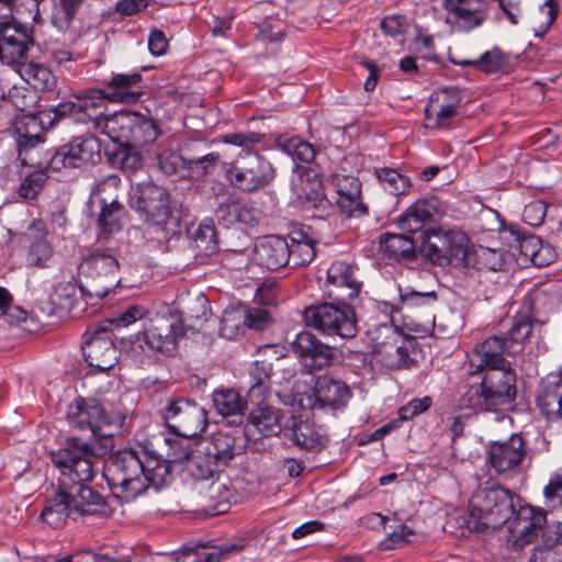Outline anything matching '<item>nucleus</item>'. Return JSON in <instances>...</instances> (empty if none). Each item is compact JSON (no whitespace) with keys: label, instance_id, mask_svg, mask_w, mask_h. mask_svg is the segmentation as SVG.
Returning a JSON list of instances; mask_svg holds the SVG:
<instances>
[{"label":"nucleus","instance_id":"obj_56","mask_svg":"<svg viewBox=\"0 0 562 562\" xmlns=\"http://www.w3.org/2000/svg\"><path fill=\"white\" fill-rule=\"evenodd\" d=\"M43 114L47 120L48 127H53L56 122L65 117H70L75 122L80 123L76 98L61 102L49 112H43Z\"/></svg>","mask_w":562,"mask_h":562},{"label":"nucleus","instance_id":"obj_15","mask_svg":"<svg viewBox=\"0 0 562 562\" xmlns=\"http://www.w3.org/2000/svg\"><path fill=\"white\" fill-rule=\"evenodd\" d=\"M46 169L60 171L63 169L80 168L94 164L101 158V143L93 135L74 137L67 144L48 153Z\"/></svg>","mask_w":562,"mask_h":562},{"label":"nucleus","instance_id":"obj_61","mask_svg":"<svg viewBox=\"0 0 562 562\" xmlns=\"http://www.w3.org/2000/svg\"><path fill=\"white\" fill-rule=\"evenodd\" d=\"M548 204L542 200L532 201L527 204L522 212V220L530 226H540L546 217Z\"/></svg>","mask_w":562,"mask_h":562},{"label":"nucleus","instance_id":"obj_13","mask_svg":"<svg viewBox=\"0 0 562 562\" xmlns=\"http://www.w3.org/2000/svg\"><path fill=\"white\" fill-rule=\"evenodd\" d=\"M373 359L390 370L408 368L413 360L406 341L392 325H380L368 331Z\"/></svg>","mask_w":562,"mask_h":562},{"label":"nucleus","instance_id":"obj_34","mask_svg":"<svg viewBox=\"0 0 562 562\" xmlns=\"http://www.w3.org/2000/svg\"><path fill=\"white\" fill-rule=\"evenodd\" d=\"M33 44L31 36L18 30L12 34L5 33L0 37V60L18 71L21 65L27 63L29 48Z\"/></svg>","mask_w":562,"mask_h":562},{"label":"nucleus","instance_id":"obj_7","mask_svg":"<svg viewBox=\"0 0 562 562\" xmlns=\"http://www.w3.org/2000/svg\"><path fill=\"white\" fill-rule=\"evenodd\" d=\"M128 205L146 223L155 225L166 233L176 235L180 227V216L175 210L168 190L151 181L133 186L128 193Z\"/></svg>","mask_w":562,"mask_h":562},{"label":"nucleus","instance_id":"obj_27","mask_svg":"<svg viewBox=\"0 0 562 562\" xmlns=\"http://www.w3.org/2000/svg\"><path fill=\"white\" fill-rule=\"evenodd\" d=\"M257 263L268 270H278L290 262L288 238L268 235L259 238L255 245Z\"/></svg>","mask_w":562,"mask_h":562},{"label":"nucleus","instance_id":"obj_1","mask_svg":"<svg viewBox=\"0 0 562 562\" xmlns=\"http://www.w3.org/2000/svg\"><path fill=\"white\" fill-rule=\"evenodd\" d=\"M471 507L470 528L482 532L508 522V541L515 550L531 543L547 522L543 509L521 506L516 512L514 495L501 486L477 491L471 499Z\"/></svg>","mask_w":562,"mask_h":562},{"label":"nucleus","instance_id":"obj_12","mask_svg":"<svg viewBox=\"0 0 562 562\" xmlns=\"http://www.w3.org/2000/svg\"><path fill=\"white\" fill-rule=\"evenodd\" d=\"M422 255L438 266H447L453 260L464 261L469 252V237L457 229H428L422 236Z\"/></svg>","mask_w":562,"mask_h":562},{"label":"nucleus","instance_id":"obj_53","mask_svg":"<svg viewBox=\"0 0 562 562\" xmlns=\"http://www.w3.org/2000/svg\"><path fill=\"white\" fill-rule=\"evenodd\" d=\"M137 147L131 145H120L113 154L114 164L123 171H135L142 167L143 159L136 149Z\"/></svg>","mask_w":562,"mask_h":562},{"label":"nucleus","instance_id":"obj_52","mask_svg":"<svg viewBox=\"0 0 562 562\" xmlns=\"http://www.w3.org/2000/svg\"><path fill=\"white\" fill-rule=\"evenodd\" d=\"M159 169L166 176L179 175L183 177L188 168V159L173 150H164L157 156Z\"/></svg>","mask_w":562,"mask_h":562},{"label":"nucleus","instance_id":"obj_20","mask_svg":"<svg viewBox=\"0 0 562 562\" xmlns=\"http://www.w3.org/2000/svg\"><path fill=\"white\" fill-rule=\"evenodd\" d=\"M350 397L351 392L345 382L322 375L315 381L312 394H297L295 401L302 408L337 409L344 407Z\"/></svg>","mask_w":562,"mask_h":562},{"label":"nucleus","instance_id":"obj_45","mask_svg":"<svg viewBox=\"0 0 562 562\" xmlns=\"http://www.w3.org/2000/svg\"><path fill=\"white\" fill-rule=\"evenodd\" d=\"M235 438L223 431L212 435L211 439L205 442L203 450L207 452L210 458L220 461V464L227 465L236 454Z\"/></svg>","mask_w":562,"mask_h":562},{"label":"nucleus","instance_id":"obj_2","mask_svg":"<svg viewBox=\"0 0 562 562\" xmlns=\"http://www.w3.org/2000/svg\"><path fill=\"white\" fill-rule=\"evenodd\" d=\"M49 458L59 476L58 492L47 501L41 514L46 524L60 528L68 518L75 520L86 515L109 513L104 497L88 484L94 477L92 461L58 462L54 453H49Z\"/></svg>","mask_w":562,"mask_h":562},{"label":"nucleus","instance_id":"obj_43","mask_svg":"<svg viewBox=\"0 0 562 562\" xmlns=\"http://www.w3.org/2000/svg\"><path fill=\"white\" fill-rule=\"evenodd\" d=\"M450 61L458 66H470L483 71L485 74H495L504 70L508 66V57L498 48L483 53L477 59H457L452 56L449 57Z\"/></svg>","mask_w":562,"mask_h":562},{"label":"nucleus","instance_id":"obj_10","mask_svg":"<svg viewBox=\"0 0 562 562\" xmlns=\"http://www.w3.org/2000/svg\"><path fill=\"white\" fill-rule=\"evenodd\" d=\"M79 272L85 279L79 291L86 300L105 297L121 281L116 258L101 250L85 258L79 265Z\"/></svg>","mask_w":562,"mask_h":562},{"label":"nucleus","instance_id":"obj_16","mask_svg":"<svg viewBox=\"0 0 562 562\" xmlns=\"http://www.w3.org/2000/svg\"><path fill=\"white\" fill-rule=\"evenodd\" d=\"M156 445L162 443L158 449L148 448V465L154 488L158 491L172 479V464L190 459L192 451L183 446L179 439L169 437L155 438Z\"/></svg>","mask_w":562,"mask_h":562},{"label":"nucleus","instance_id":"obj_21","mask_svg":"<svg viewBox=\"0 0 562 562\" xmlns=\"http://www.w3.org/2000/svg\"><path fill=\"white\" fill-rule=\"evenodd\" d=\"M516 355V350L508 345L504 336H491L476 345L470 358V374H479L487 368L510 366L505 356Z\"/></svg>","mask_w":562,"mask_h":562},{"label":"nucleus","instance_id":"obj_55","mask_svg":"<svg viewBox=\"0 0 562 562\" xmlns=\"http://www.w3.org/2000/svg\"><path fill=\"white\" fill-rule=\"evenodd\" d=\"M8 101L19 111L29 112L35 108L38 97L35 91L25 87H12L7 94Z\"/></svg>","mask_w":562,"mask_h":562},{"label":"nucleus","instance_id":"obj_25","mask_svg":"<svg viewBox=\"0 0 562 562\" xmlns=\"http://www.w3.org/2000/svg\"><path fill=\"white\" fill-rule=\"evenodd\" d=\"M445 213L442 202L436 196L417 200L398 218V226L407 233H416L429 223L436 222Z\"/></svg>","mask_w":562,"mask_h":562},{"label":"nucleus","instance_id":"obj_26","mask_svg":"<svg viewBox=\"0 0 562 562\" xmlns=\"http://www.w3.org/2000/svg\"><path fill=\"white\" fill-rule=\"evenodd\" d=\"M47 120L43 112L16 115L10 127V133L16 140L19 149L33 148L44 142Z\"/></svg>","mask_w":562,"mask_h":562},{"label":"nucleus","instance_id":"obj_23","mask_svg":"<svg viewBox=\"0 0 562 562\" xmlns=\"http://www.w3.org/2000/svg\"><path fill=\"white\" fill-rule=\"evenodd\" d=\"M291 350L310 371L322 370L334 359V349L307 330H302L295 336L291 341Z\"/></svg>","mask_w":562,"mask_h":562},{"label":"nucleus","instance_id":"obj_9","mask_svg":"<svg viewBox=\"0 0 562 562\" xmlns=\"http://www.w3.org/2000/svg\"><path fill=\"white\" fill-rule=\"evenodd\" d=\"M303 316L308 327L328 337L351 339L358 333L356 312L346 301L311 305L304 310Z\"/></svg>","mask_w":562,"mask_h":562},{"label":"nucleus","instance_id":"obj_57","mask_svg":"<svg viewBox=\"0 0 562 562\" xmlns=\"http://www.w3.org/2000/svg\"><path fill=\"white\" fill-rule=\"evenodd\" d=\"M229 491L226 485L220 482H212L206 490V497L214 502L213 510L217 514L225 513L229 507Z\"/></svg>","mask_w":562,"mask_h":562},{"label":"nucleus","instance_id":"obj_51","mask_svg":"<svg viewBox=\"0 0 562 562\" xmlns=\"http://www.w3.org/2000/svg\"><path fill=\"white\" fill-rule=\"evenodd\" d=\"M532 330V319L528 315H519L515 317L514 323L508 331V345L516 350H520V345L530 336Z\"/></svg>","mask_w":562,"mask_h":562},{"label":"nucleus","instance_id":"obj_40","mask_svg":"<svg viewBox=\"0 0 562 562\" xmlns=\"http://www.w3.org/2000/svg\"><path fill=\"white\" fill-rule=\"evenodd\" d=\"M77 294L78 288L75 282H59L54 286L53 292L49 295L50 306L48 308L41 307V310L48 316L55 314L57 311L71 313L78 305Z\"/></svg>","mask_w":562,"mask_h":562},{"label":"nucleus","instance_id":"obj_60","mask_svg":"<svg viewBox=\"0 0 562 562\" xmlns=\"http://www.w3.org/2000/svg\"><path fill=\"white\" fill-rule=\"evenodd\" d=\"M46 178L43 171L30 173L20 184L19 194L24 199H34L42 190Z\"/></svg>","mask_w":562,"mask_h":562},{"label":"nucleus","instance_id":"obj_29","mask_svg":"<svg viewBox=\"0 0 562 562\" xmlns=\"http://www.w3.org/2000/svg\"><path fill=\"white\" fill-rule=\"evenodd\" d=\"M338 194L337 205L348 216H362L367 214V205L361 201V183L352 176H338L335 180Z\"/></svg>","mask_w":562,"mask_h":562},{"label":"nucleus","instance_id":"obj_62","mask_svg":"<svg viewBox=\"0 0 562 562\" xmlns=\"http://www.w3.org/2000/svg\"><path fill=\"white\" fill-rule=\"evenodd\" d=\"M544 504L555 508L562 505V475L554 474L543 488Z\"/></svg>","mask_w":562,"mask_h":562},{"label":"nucleus","instance_id":"obj_42","mask_svg":"<svg viewBox=\"0 0 562 562\" xmlns=\"http://www.w3.org/2000/svg\"><path fill=\"white\" fill-rule=\"evenodd\" d=\"M18 72L25 82L37 91H52L57 83V79L52 70L43 64L34 61L24 63Z\"/></svg>","mask_w":562,"mask_h":562},{"label":"nucleus","instance_id":"obj_22","mask_svg":"<svg viewBox=\"0 0 562 562\" xmlns=\"http://www.w3.org/2000/svg\"><path fill=\"white\" fill-rule=\"evenodd\" d=\"M284 436L301 450L318 452L327 445V436L313 419L291 416L283 426Z\"/></svg>","mask_w":562,"mask_h":562},{"label":"nucleus","instance_id":"obj_18","mask_svg":"<svg viewBox=\"0 0 562 562\" xmlns=\"http://www.w3.org/2000/svg\"><path fill=\"white\" fill-rule=\"evenodd\" d=\"M491 0H442L446 24L453 33H469L487 19Z\"/></svg>","mask_w":562,"mask_h":562},{"label":"nucleus","instance_id":"obj_28","mask_svg":"<svg viewBox=\"0 0 562 562\" xmlns=\"http://www.w3.org/2000/svg\"><path fill=\"white\" fill-rule=\"evenodd\" d=\"M142 81L143 76L138 71L113 74L104 88L109 102H137L144 94Z\"/></svg>","mask_w":562,"mask_h":562},{"label":"nucleus","instance_id":"obj_44","mask_svg":"<svg viewBox=\"0 0 562 562\" xmlns=\"http://www.w3.org/2000/svg\"><path fill=\"white\" fill-rule=\"evenodd\" d=\"M191 247L198 256H211L218 250L215 225L212 220L203 221L192 233Z\"/></svg>","mask_w":562,"mask_h":562},{"label":"nucleus","instance_id":"obj_11","mask_svg":"<svg viewBox=\"0 0 562 562\" xmlns=\"http://www.w3.org/2000/svg\"><path fill=\"white\" fill-rule=\"evenodd\" d=\"M158 125L146 115L132 111H119L105 123V135L119 145L142 147L159 135Z\"/></svg>","mask_w":562,"mask_h":562},{"label":"nucleus","instance_id":"obj_30","mask_svg":"<svg viewBox=\"0 0 562 562\" xmlns=\"http://www.w3.org/2000/svg\"><path fill=\"white\" fill-rule=\"evenodd\" d=\"M537 405L548 418H562V367L541 381Z\"/></svg>","mask_w":562,"mask_h":562},{"label":"nucleus","instance_id":"obj_14","mask_svg":"<svg viewBox=\"0 0 562 562\" xmlns=\"http://www.w3.org/2000/svg\"><path fill=\"white\" fill-rule=\"evenodd\" d=\"M162 418L173 434L183 438H194L207 426L205 408L183 397L171 398L164 409Z\"/></svg>","mask_w":562,"mask_h":562},{"label":"nucleus","instance_id":"obj_37","mask_svg":"<svg viewBox=\"0 0 562 562\" xmlns=\"http://www.w3.org/2000/svg\"><path fill=\"white\" fill-rule=\"evenodd\" d=\"M213 404L217 413L227 418L229 425H240L247 408L246 401L232 389L217 390L213 393Z\"/></svg>","mask_w":562,"mask_h":562},{"label":"nucleus","instance_id":"obj_63","mask_svg":"<svg viewBox=\"0 0 562 562\" xmlns=\"http://www.w3.org/2000/svg\"><path fill=\"white\" fill-rule=\"evenodd\" d=\"M243 324L256 330L263 329L270 322V315L262 308H244L241 307Z\"/></svg>","mask_w":562,"mask_h":562},{"label":"nucleus","instance_id":"obj_35","mask_svg":"<svg viewBox=\"0 0 562 562\" xmlns=\"http://www.w3.org/2000/svg\"><path fill=\"white\" fill-rule=\"evenodd\" d=\"M401 306L400 311L406 316H417L425 319L426 323H434L435 316L432 314L434 307L438 301V295L435 291L428 292H401L400 293Z\"/></svg>","mask_w":562,"mask_h":562},{"label":"nucleus","instance_id":"obj_59","mask_svg":"<svg viewBox=\"0 0 562 562\" xmlns=\"http://www.w3.org/2000/svg\"><path fill=\"white\" fill-rule=\"evenodd\" d=\"M220 162V155L216 153H210L203 157L196 159H188L187 171H190L196 177H204L212 172L217 164Z\"/></svg>","mask_w":562,"mask_h":562},{"label":"nucleus","instance_id":"obj_3","mask_svg":"<svg viewBox=\"0 0 562 562\" xmlns=\"http://www.w3.org/2000/svg\"><path fill=\"white\" fill-rule=\"evenodd\" d=\"M144 321L143 330L122 338L121 350L137 366H151L159 359L171 357L178 350V341L186 334L179 314L166 308L155 313L143 305L128 306L117 318L119 325Z\"/></svg>","mask_w":562,"mask_h":562},{"label":"nucleus","instance_id":"obj_31","mask_svg":"<svg viewBox=\"0 0 562 562\" xmlns=\"http://www.w3.org/2000/svg\"><path fill=\"white\" fill-rule=\"evenodd\" d=\"M290 262L292 267L311 263L316 255V240L311 236V227L302 224L294 225L286 236Z\"/></svg>","mask_w":562,"mask_h":562},{"label":"nucleus","instance_id":"obj_47","mask_svg":"<svg viewBox=\"0 0 562 562\" xmlns=\"http://www.w3.org/2000/svg\"><path fill=\"white\" fill-rule=\"evenodd\" d=\"M278 146L294 160L310 164L315 159L316 150L312 144L300 137L279 136L277 138Z\"/></svg>","mask_w":562,"mask_h":562},{"label":"nucleus","instance_id":"obj_49","mask_svg":"<svg viewBox=\"0 0 562 562\" xmlns=\"http://www.w3.org/2000/svg\"><path fill=\"white\" fill-rule=\"evenodd\" d=\"M452 93L451 104L441 103L439 110L434 113V126L442 127L448 124V121L457 115V109L461 103L460 90H450ZM426 120H432V104L427 105L425 109Z\"/></svg>","mask_w":562,"mask_h":562},{"label":"nucleus","instance_id":"obj_46","mask_svg":"<svg viewBox=\"0 0 562 562\" xmlns=\"http://www.w3.org/2000/svg\"><path fill=\"white\" fill-rule=\"evenodd\" d=\"M102 209L98 217V224L104 235L119 232L122 227V220L126 214L124 205L116 199L110 203L101 198Z\"/></svg>","mask_w":562,"mask_h":562},{"label":"nucleus","instance_id":"obj_64","mask_svg":"<svg viewBox=\"0 0 562 562\" xmlns=\"http://www.w3.org/2000/svg\"><path fill=\"white\" fill-rule=\"evenodd\" d=\"M431 404L432 400L430 396L414 398L398 409V416L402 420L413 419L414 417L429 409Z\"/></svg>","mask_w":562,"mask_h":562},{"label":"nucleus","instance_id":"obj_48","mask_svg":"<svg viewBox=\"0 0 562 562\" xmlns=\"http://www.w3.org/2000/svg\"><path fill=\"white\" fill-rule=\"evenodd\" d=\"M374 175L381 182L383 189L394 195L407 193L412 186L408 177L393 168H375Z\"/></svg>","mask_w":562,"mask_h":562},{"label":"nucleus","instance_id":"obj_54","mask_svg":"<svg viewBox=\"0 0 562 562\" xmlns=\"http://www.w3.org/2000/svg\"><path fill=\"white\" fill-rule=\"evenodd\" d=\"M559 13V3L555 0H546L533 16V23H538L535 29L536 36H542L551 27Z\"/></svg>","mask_w":562,"mask_h":562},{"label":"nucleus","instance_id":"obj_39","mask_svg":"<svg viewBox=\"0 0 562 562\" xmlns=\"http://www.w3.org/2000/svg\"><path fill=\"white\" fill-rule=\"evenodd\" d=\"M380 252L391 260H412L416 257L415 241L405 235L385 234L380 240Z\"/></svg>","mask_w":562,"mask_h":562},{"label":"nucleus","instance_id":"obj_6","mask_svg":"<svg viewBox=\"0 0 562 562\" xmlns=\"http://www.w3.org/2000/svg\"><path fill=\"white\" fill-rule=\"evenodd\" d=\"M147 465L148 446L143 449V458L134 449H125L106 460L103 476L116 497L131 502L149 486L154 487Z\"/></svg>","mask_w":562,"mask_h":562},{"label":"nucleus","instance_id":"obj_58","mask_svg":"<svg viewBox=\"0 0 562 562\" xmlns=\"http://www.w3.org/2000/svg\"><path fill=\"white\" fill-rule=\"evenodd\" d=\"M78 10L68 8L66 4L56 2L54 4L50 21L52 24L60 32L69 30Z\"/></svg>","mask_w":562,"mask_h":562},{"label":"nucleus","instance_id":"obj_24","mask_svg":"<svg viewBox=\"0 0 562 562\" xmlns=\"http://www.w3.org/2000/svg\"><path fill=\"white\" fill-rule=\"evenodd\" d=\"M76 98L80 123H92L94 128L105 134V123L112 114H105L109 102L104 89L89 88L72 95Z\"/></svg>","mask_w":562,"mask_h":562},{"label":"nucleus","instance_id":"obj_8","mask_svg":"<svg viewBox=\"0 0 562 562\" xmlns=\"http://www.w3.org/2000/svg\"><path fill=\"white\" fill-rule=\"evenodd\" d=\"M482 374L480 387L474 390L469 406L474 411L497 412L510 405L517 395V376L512 366L487 368Z\"/></svg>","mask_w":562,"mask_h":562},{"label":"nucleus","instance_id":"obj_4","mask_svg":"<svg viewBox=\"0 0 562 562\" xmlns=\"http://www.w3.org/2000/svg\"><path fill=\"white\" fill-rule=\"evenodd\" d=\"M66 417L71 427L91 431L92 438L86 441L78 437L67 438L64 447L50 451L58 462L103 458L113 449V437L124 420L122 415L92 397H77L68 405Z\"/></svg>","mask_w":562,"mask_h":562},{"label":"nucleus","instance_id":"obj_33","mask_svg":"<svg viewBox=\"0 0 562 562\" xmlns=\"http://www.w3.org/2000/svg\"><path fill=\"white\" fill-rule=\"evenodd\" d=\"M215 216L225 227L235 224L252 226L258 223L259 211L248 202L229 198L220 203Z\"/></svg>","mask_w":562,"mask_h":562},{"label":"nucleus","instance_id":"obj_36","mask_svg":"<svg viewBox=\"0 0 562 562\" xmlns=\"http://www.w3.org/2000/svg\"><path fill=\"white\" fill-rule=\"evenodd\" d=\"M282 415L279 409L270 406H259L250 413L246 431L249 436L271 437L279 435Z\"/></svg>","mask_w":562,"mask_h":562},{"label":"nucleus","instance_id":"obj_50","mask_svg":"<svg viewBox=\"0 0 562 562\" xmlns=\"http://www.w3.org/2000/svg\"><path fill=\"white\" fill-rule=\"evenodd\" d=\"M193 475L198 480H209L215 474H218L225 465L220 464V461L210 458L205 450L200 451L198 456H193Z\"/></svg>","mask_w":562,"mask_h":562},{"label":"nucleus","instance_id":"obj_5","mask_svg":"<svg viewBox=\"0 0 562 562\" xmlns=\"http://www.w3.org/2000/svg\"><path fill=\"white\" fill-rule=\"evenodd\" d=\"M263 135L256 132L232 133L224 136V143L243 147V151L226 167V178L241 192L251 193L269 186L274 179L270 161L250 147L259 144Z\"/></svg>","mask_w":562,"mask_h":562},{"label":"nucleus","instance_id":"obj_32","mask_svg":"<svg viewBox=\"0 0 562 562\" xmlns=\"http://www.w3.org/2000/svg\"><path fill=\"white\" fill-rule=\"evenodd\" d=\"M327 281L330 285L341 291V293L330 291V294L335 295L339 301L353 300L359 295L362 285L355 276V268L345 261L331 263L327 271Z\"/></svg>","mask_w":562,"mask_h":562},{"label":"nucleus","instance_id":"obj_19","mask_svg":"<svg viewBox=\"0 0 562 562\" xmlns=\"http://www.w3.org/2000/svg\"><path fill=\"white\" fill-rule=\"evenodd\" d=\"M82 344L83 357L91 368L105 372L116 364L119 351L106 327L90 326Z\"/></svg>","mask_w":562,"mask_h":562},{"label":"nucleus","instance_id":"obj_41","mask_svg":"<svg viewBox=\"0 0 562 562\" xmlns=\"http://www.w3.org/2000/svg\"><path fill=\"white\" fill-rule=\"evenodd\" d=\"M29 231L31 234L37 233V235H34V240L27 252L26 260L29 265L37 268L48 267L54 251L50 244L45 239L44 225L41 222L33 223Z\"/></svg>","mask_w":562,"mask_h":562},{"label":"nucleus","instance_id":"obj_17","mask_svg":"<svg viewBox=\"0 0 562 562\" xmlns=\"http://www.w3.org/2000/svg\"><path fill=\"white\" fill-rule=\"evenodd\" d=\"M532 454L524 438L513 434L507 440L490 443L487 462L498 475L514 476L521 471L526 460H531Z\"/></svg>","mask_w":562,"mask_h":562},{"label":"nucleus","instance_id":"obj_38","mask_svg":"<svg viewBox=\"0 0 562 562\" xmlns=\"http://www.w3.org/2000/svg\"><path fill=\"white\" fill-rule=\"evenodd\" d=\"M517 241V248L525 261H530L535 266L541 267L549 265L553 256L550 255V247L543 246L541 239L533 234H527L519 229H512Z\"/></svg>","mask_w":562,"mask_h":562}]
</instances>
